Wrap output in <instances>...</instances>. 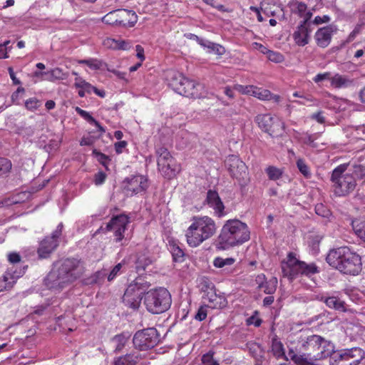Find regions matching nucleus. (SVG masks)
<instances>
[{
    "label": "nucleus",
    "instance_id": "nucleus-1",
    "mask_svg": "<svg viewBox=\"0 0 365 365\" xmlns=\"http://www.w3.org/2000/svg\"><path fill=\"white\" fill-rule=\"evenodd\" d=\"M85 272L83 261L75 257H67L53 263V267L46 276L45 285L49 289L61 290L79 279Z\"/></svg>",
    "mask_w": 365,
    "mask_h": 365
},
{
    "label": "nucleus",
    "instance_id": "nucleus-2",
    "mask_svg": "<svg viewBox=\"0 0 365 365\" xmlns=\"http://www.w3.org/2000/svg\"><path fill=\"white\" fill-rule=\"evenodd\" d=\"M250 239V231L245 222L238 219L227 220L217 239L216 248L223 251L240 246Z\"/></svg>",
    "mask_w": 365,
    "mask_h": 365
},
{
    "label": "nucleus",
    "instance_id": "nucleus-3",
    "mask_svg": "<svg viewBox=\"0 0 365 365\" xmlns=\"http://www.w3.org/2000/svg\"><path fill=\"white\" fill-rule=\"evenodd\" d=\"M217 230V224L212 217L207 215L193 216L190 225L185 231L186 242L192 248L197 247L212 238Z\"/></svg>",
    "mask_w": 365,
    "mask_h": 365
},
{
    "label": "nucleus",
    "instance_id": "nucleus-4",
    "mask_svg": "<svg viewBox=\"0 0 365 365\" xmlns=\"http://www.w3.org/2000/svg\"><path fill=\"white\" fill-rule=\"evenodd\" d=\"M326 261L331 267L343 274L354 276L361 270V257L346 246L331 250Z\"/></svg>",
    "mask_w": 365,
    "mask_h": 365
},
{
    "label": "nucleus",
    "instance_id": "nucleus-5",
    "mask_svg": "<svg viewBox=\"0 0 365 365\" xmlns=\"http://www.w3.org/2000/svg\"><path fill=\"white\" fill-rule=\"evenodd\" d=\"M283 277L293 281L299 277L311 278L314 274L319 273V267L314 263H307L298 259L296 254L290 252L286 259L281 262Z\"/></svg>",
    "mask_w": 365,
    "mask_h": 365
},
{
    "label": "nucleus",
    "instance_id": "nucleus-6",
    "mask_svg": "<svg viewBox=\"0 0 365 365\" xmlns=\"http://www.w3.org/2000/svg\"><path fill=\"white\" fill-rule=\"evenodd\" d=\"M351 163L338 165L334 169L331 176L334 194L339 197L348 195L356 186L355 178L351 174L344 173Z\"/></svg>",
    "mask_w": 365,
    "mask_h": 365
},
{
    "label": "nucleus",
    "instance_id": "nucleus-7",
    "mask_svg": "<svg viewBox=\"0 0 365 365\" xmlns=\"http://www.w3.org/2000/svg\"><path fill=\"white\" fill-rule=\"evenodd\" d=\"M143 303L149 312L159 314L165 312L170 307L172 303L171 295L165 288L152 289L145 293Z\"/></svg>",
    "mask_w": 365,
    "mask_h": 365
},
{
    "label": "nucleus",
    "instance_id": "nucleus-8",
    "mask_svg": "<svg viewBox=\"0 0 365 365\" xmlns=\"http://www.w3.org/2000/svg\"><path fill=\"white\" fill-rule=\"evenodd\" d=\"M170 85L176 93L181 96L192 98L204 97L203 85L187 78L182 73L175 74L172 78Z\"/></svg>",
    "mask_w": 365,
    "mask_h": 365
},
{
    "label": "nucleus",
    "instance_id": "nucleus-9",
    "mask_svg": "<svg viewBox=\"0 0 365 365\" xmlns=\"http://www.w3.org/2000/svg\"><path fill=\"white\" fill-rule=\"evenodd\" d=\"M155 154L158 168L165 178H173L180 172V164L173 157L168 148L161 145L157 146Z\"/></svg>",
    "mask_w": 365,
    "mask_h": 365
},
{
    "label": "nucleus",
    "instance_id": "nucleus-10",
    "mask_svg": "<svg viewBox=\"0 0 365 365\" xmlns=\"http://www.w3.org/2000/svg\"><path fill=\"white\" fill-rule=\"evenodd\" d=\"M255 122L264 132L272 137L281 136L284 131V123L277 115L271 113L258 114L255 118Z\"/></svg>",
    "mask_w": 365,
    "mask_h": 365
},
{
    "label": "nucleus",
    "instance_id": "nucleus-11",
    "mask_svg": "<svg viewBox=\"0 0 365 365\" xmlns=\"http://www.w3.org/2000/svg\"><path fill=\"white\" fill-rule=\"evenodd\" d=\"M102 21L109 25L130 28L137 23L138 16L132 10L117 9L106 14L102 18Z\"/></svg>",
    "mask_w": 365,
    "mask_h": 365
},
{
    "label": "nucleus",
    "instance_id": "nucleus-12",
    "mask_svg": "<svg viewBox=\"0 0 365 365\" xmlns=\"http://www.w3.org/2000/svg\"><path fill=\"white\" fill-rule=\"evenodd\" d=\"M159 341V334L155 328H148L138 331L135 334L133 339L135 347L142 351L153 348Z\"/></svg>",
    "mask_w": 365,
    "mask_h": 365
},
{
    "label": "nucleus",
    "instance_id": "nucleus-13",
    "mask_svg": "<svg viewBox=\"0 0 365 365\" xmlns=\"http://www.w3.org/2000/svg\"><path fill=\"white\" fill-rule=\"evenodd\" d=\"M225 164L230 175L237 179L240 183L247 179V167L237 155H229L226 158Z\"/></svg>",
    "mask_w": 365,
    "mask_h": 365
},
{
    "label": "nucleus",
    "instance_id": "nucleus-14",
    "mask_svg": "<svg viewBox=\"0 0 365 365\" xmlns=\"http://www.w3.org/2000/svg\"><path fill=\"white\" fill-rule=\"evenodd\" d=\"M364 356V350L359 347L344 349L335 356L334 365H358Z\"/></svg>",
    "mask_w": 365,
    "mask_h": 365
},
{
    "label": "nucleus",
    "instance_id": "nucleus-15",
    "mask_svg": "<svg viewBox=\"0 0 365 365\" xmlns=\"http://www.w3.org/2000/svg\"><path fill=\"white\" fill-rule=\"evenodd\" d=\"M141 280L140 278H136L130 283L125 289L123 297V301L125 304L134 309L138 308L141 300Z\"/></svg>",
    "mask_w": 365,
    "mask_h": 365
},
{
    "label": "nucleus",
    "instance_id": "nucleus-16",
    "mask_svg": "<svg viewBox=\"0 0 365 365\" xmlns=\"http://www.w3.org/2000/svg\"><path fill=\"white\" fill-rule=\"evenodd\" d=\"M129 222V217L125 214L113 216L107 223L106 230L113 231L115 241L118 242L124 238V233Z\"/></svg>",
    "mask_w": 365,
    "mask_h": 365
},
{
    "label": "nucleus",
    "instance_id": "nucleus-17",
    "mask_svg": "<svg viewBox=\"0 0 365 365\" xmlns=\"http://www.w3.org/2000/svg\"><path fill=\"white\" fill-rule=\"evenodd\" d=\"M148 187V179L142 175H132L123 181V189L128 195L143 192Z\"/></svg>",
    "mask_w": 365,
    "mask_h": 365
},
{
    "label": "nucleus",
    "instance_id": "nucleus-18",
    "mask_svg": "<svg viewBox=\"0 0 365 365\" xmlns=\"http://www.w3.org/2000/svg\"><path fill=\"white\" fill-rule=\"evenodd\" d=\"M336 31V26L332 24L319 28L314 35L317 45L320 48H327L330 44L332 36Z\"/></svg>",
    "mask_w": 365,
    "mask_h": 365
},
{
    "label": "nucleus",
    "instance_id": "nucleus-19",
    "mask_svg": "<svg viewBox=\"0 0 365 365\" xmlns=\"http://www.w3.org/2000/svg\"><path fill=\"white\" fill-rule=\"evenodd\" d=\"M205 202L214 210L215 216L222 217L225 215V205L217 191L209 190L207 192Z\"/></svg>",
    "mask_w": 365,
    "mask_h": 365
},
{
    "label": "nucleus",
    "instance_id": "nucleus-20",
    "mask_svg": "<svg viewBox=\"0 0 365 365\" xmlns=\"http://www.w3.org/2000/svg\"><path fill=\"white\" fill-rule=\"evenodd\" d=\"M58 243L52 238L45 237L39 244L37 250V254L40 259H46L57 248Z\"/></svg>",
    "mask_w": 365,
    "mask_h": 365
},
{
    "label": "nucleus",
    "instance_id": "nucleus-21",
    "mask_svg": "<svg viewBox=\"0 0 365 365\" xmlns=\"http://www.w3.org/2000/svg\"><path fill=\"white\" fill-rule=\"evenodd\" d=\"M103 46L108 49L127 51L131 48L130 43L128 41L120 38H113L107 37L102 42Z\"/></svg>",
    "mask_w": 365,
    "mask_h": 365
},
{
    "label": "nucleus",
    "instance_id": "nucleus-22",
    "mask_svg": "<svg viewBox=\"0 0 365 365\" xmlns=\"http://www.w3.org/2000/svg\"><path fill=\"white\" fill-rule=\"evenodd\" d=\"M311 30L309 26L299 24L293 34V38L297 45L304 46L309 43V37Z\"/></svg>",
    "mask_w": 365,
    "mask_h": 365
},
{
    "label": "nucleus",
    "instance_id": "nucleus-23",
    "mask_svg": "<svg viewBox=\"0 0 365 365\" xmlns=\"http://www.w3.org/2000/svg\"><path fill=\"white\" fill-rule=\"evenodd\" d=\"M253 96L260 101H273L274 103H279L281 101L279 95L272 93L269 90L259 88L255 86Z\"/></svg>",
    "mask_w": 365,
    "mask_h": 365
},
{
    "label": "nucleus",
    "instance_id": "nucleus-24",
    "mask_svg": "<svg viewBox=\"0 0 365 365\" xmlns=\"http://www.w3.org/2000/svg\"><path fill=\"white\" fill-rule=\"evenodd\" d=\"M18 277L19 276L11 269H7L0 277V292L12 288Z\"/></svg>",
    "mask_w": 365,
    "mask_h": 365
},
{
    "label": "nucleus",
    "instance_id": "nucleus-25",
    "mask_svg": "<svg viewBox=\"0 0 365 365\" xmlns=\"http://www.w3.org/2000/svg\"><path fill=\"white\" fill-rule=\"evenodd\" d=\"M40 74L46 76V80L51 82L59 80H65L68 77V73L63 72V69L58 67L51 69L46 72L35 73L36 76H38Z\"/></svg>",
    "mask_w": 365,
    "mask_h": 365
},
{
    "label": "nucleus",
    "instance_id": "nucleus-26",
    "mask_svg": "<svg viewBox=\"0 0 365 365\" xmlns=\"http://www.w3.org/2000/svg\"><path fill=\"white\" fill-rule=\"evenodd\" d=\"M207 300L208 304L207 306L212 309H222L227 304L226 298L216 293H208Z\"/></svg>",
    "mask_w": 365,
    "mask_h": 365
},
{
    "label": "nucleus",
    "instance_id": "nucleus-27",
    "mask_svg": "<svg viewBox=\"0 0 365 365\" xmlns=\"http://www.w3.org/2000/svg\"><path fill=\"white\" fill-rule=\"evenodd\" d=\"M168 246L173 261L175 262H182L185 260V252L180 247L179 242L174 240H169Z\"/></svg>",
    "mask_w": 365,
    "mask_h": 365
},
{
    "label": "nucleus",
    "instance_id": "nucleus-28",
    "mask_svg": "<svg viewBox=\"0 0 365 365\" xmlns=\"http://www.w3.org/2000/svg\"><path fill=\"white\" fill-rule=\"evenodd\" d=\"M322 300L326 305L337 311L345 312H346V304L340 298L336 296L322 297Z\"/></svg>",
    "mask_w": 365,
    "mask_h": 365
},
{
    "label": "nucleus",
    "instance_id": "nucleus-29",
    "mask_svg": "<svg viewBox=\"0 0 365 365\" xmlns=\"http://www.w3.org/2000/svg\"><path fill=\"white\" fill-rule=\"evenodd\" d=\"M74 86L76 88H79L78 94L81 98L86 96V93H91L93 92L94 87L91 83L80 77L76 78Z\"/></svg>",
    "mask_w": 365,
    "mask_h": 365
},
{
    "label": "nucleus",
    "instance_id": "nucleus-30",
    "mask_svg": "<svg viewBox=\"0 0 365 365\" xmlns=\"http://www.w3.org/2000/svg\"><path fill=\"white\" fill-rule=\"evenodd\" d=\"M272 352L277 359L284 358L287 360L285 356L283 344L277 338H273L272 341Z\"/></svg>",
    "mask_w": 365,
    "mask_h": 365
},
{
    "label": "nucleus",
    "instance_id": "nucleus-31",
    "mask_svg": "<svg viewBox=\"0 0 365 365\" xmlns=\"http://www.w3.org/2000/svg\"><path fill=\"white\" fill-rule=\"evenodd\" d=\"M284 173V168H277L274 165H269L265 169V173L267 174L269 180L276 181L279 180Z\"/></svg>",
    "mask_w": 365,
    "mask_h": 365
},
{
    "label": "nucleus",
    "instance_id": "nucleus-32",
    "mask_svg": "<svg viewBox=\"0 0 365 365\" xmlns=\"http://www.w3.org/2000/svg\"><path fill=\"white\" fill-rule=\"evenodd\" d=\"M76 111L81 117L85 119L88 123L95 125L98 130L105 131L104 128L100 124V123L97 121L88 111L83 110L79 107L76 108Z\"/></svg>",
    "mask_w": 365,
    "mask_h": 365
},
{
    "label": "nucleus",
    "instance_id": "nucleus-33",
    "mask_svg": "<svg viewBox=\"0 0 365 365\" xmlns=\"http://www.w3.org/2000/svg\"><path fill=\"white\" fill-rule=\"evenodd\" d=\"M352 81L344 76L336 73L331 78V84L336 88L347 87Z\"/></svg>",
    "mask_w": 365,
    "mask_h": 365
},
{
    "label": "nucleus",
    "instance_id": "nucleus-34",
    "mask_svg": "<svg viewBox=\"0 0 365 365\" xmlns=\"http://www.w3.org/2000/svg\"><path fill=\"white\" fill-rule=\"evenodd\" d=\"M11 161L6 158L0 157V177H7L12 170Z\"/></svg>",
    "mask_w": 365,
    "mask_h": 365
},
{
    "label": "nucleus",
    "instance_id": "nucleus-35",
    "mask_svg": "<svg viewBox=\"0 0 365 365\" xmlns=\"http://www.w3.org/2000/svg\"><path fill=\"white\" fill-rule=\"evenodd\" d=\"M352 228L356 235L365 242V222L354 220Z\"/></svg>",
    "mask_w": 365,
    "mask_h": 365
},
{
    "label": "nucleus",
    "instance_id": "nucleus-36",
    "mask_svg": "<svg viewBox=\"0 0 365 365\" xmlns=\"http://www.w3.org/2000/svg\"><path fill=\"white\" fill-rule=\"evenodd\" d=\"M317 138V134H309L308 133H303L299 137V140L305 145H307L312 148H317V143L315 140Z\"/></svg>",
    "mask_w": 365,
    "mask_h": 365
},
{
    "label": "nucleus",
    "instance_id": "nucleus-37",
    "mask_svg": "<svg viewBox=\"0 0 365 365\" xmlns=\"http://www.w3.org/2000/svg\"><path fill=\"white\" fill-rule=\"evenodd\" d=\"M277 286V279L276 277H272L269 280H267L259 289L263 291L265 294H272L275 292Z\"/></svg>",
    "mask_w": 365,
    "mask_h": 365
},
{
    "label": "nucleus",
    "instance_id": "nucleus-38",
    "mask_svg": "<svg viewBox=\"0 0 365 365\" xmlns=\"http://www.w3.org/2000/svg\"><path fill=\"white\" fill-rule=\"evenodd\" d=\"M292 13L297 14L299 17L304 16L305 11L307 10V6L305 3L301 1H294L290 5Z\"/></svg>",
    "mask_w": 365,
    "mask_h": 365
},
{
    "label": "nucleus",
    "instance_id": "nucleus-39",
    "mask_svg": "<svg viewBox=\"0 0 365 365\" xmlns=\"http://www.w3.org/2000/svg\"><path fill=\"white\" fill-rule=\"evenodd\" d=\"M137 356L133 354H126L120 356L115 361V365H136Z\"/></svg>",
    "mask_w": 365,
    "mask_h": 365
},
{
    "label": "nucleus",
    "instance_id": "nucleus-40",
    "mask_svg": "<svg viewBox=\"0 0 365 365\" xmlns=\"http://www.w3.org/2000/svg\"><path fill=\"white\" fill-rule=\"evenodd\" d=\"M235 262L233 257L222 258L217 257L213 260V265L217 268H222L225 266H231Z\"/></svg>",
    "mask_w": 365,
    "mask_h": 365
},
{
    "label": "nucleus",
    "instance_id": "nucleus-41",
    "mask_svg": "<svg viewBox=\"0 0 365 365\" xmlns=\"http://www.w3.org/2000/svg\"><path fill=\"white\" fill-rule=\"evenodd\" d=\"M129 336L125 334H120L116 335L113 341L116 344L115 350L116 351H120L125 346V344L128 342Z\"/></svg>",
    "mask_w": 365,
    "mask_h": 365
},
{
    "label": "nucleus",
    "instance_id": "nucleus-42",
    "mask_svg": "<svg viewBox=\"0 0 365 365\" xmlns=\"http://www.w3.org/2000/svg\"><path fill=\"white\" fill-rule=\"evenodd\" d=\"M234 89L238 91L240 93L243 95H249L253 96L254 90L255 89V86L253 85H247L243 86L240 84H235L234 86Z\"/></svg>",
    "mask_w": 365,
    "mask_h": 365
},
{
    "label": "nucleus",
    "instance_id": "nucleus-43",
    "mask_svg": "<svg viewBox=\"0 0 365 365\" xmlns=\"http://www.w3.org/2000/svg\"><path fill=\"white\" fill-rule=\"evenodd\" d=\"M151 262L152 261L149 257L144 255L140 256L135 262L137 271L140 272L145 270L146 267L150 265Z\"/></svg>",
    "mask_w": 365,
    "mask_h": 365
},
{
    "label": "nucleus",
    "instance_id": "nucleus-44",
    "mask_svg": "<svg viewBox=\"0 0 365 365\" xmlns=\"http://www.w3.org/2000/svg\"><path fill=\"white\" fill-rule=\"evenodd\" d=\"M297 166L299 172L307 178H310L311 173L304 160L299 158L297 160Z\"/></svg>",
    "mask_w": 365,
    "mask_h": 365
},
{
    "label": "nucleus",
    "instance_id": "nucleus-45",
    "mask_svg": "<svg viewBox=\"0 0 365 365\" xmlns=\"http://www.w3.org/2000/svg\"><path fill=\"white\" fill-rule=\"evenodd\" d=\"M214 352L212 351H208L202 356V365H220L218 361L214 359Z\"/></svg>",
    "mask_w": 365,
    "mask_h": 365
},
{
    "label": "nucleus",
    "instance_id": "nucleus-46",
    "mask_svg": "<svg viewBox=\"0 0 365 365\" xmlns=\"http://www.w3.org/2000/svg\"><path fill=\"white\" fill-rule=\"evenodd\" d=\"M78 63L80 64H85L88 66L89 68L94 70L100 69L102 66V62L95 58L81 60L78 61Z\"/></svg>",
    "mask_w": 365,
    "mask_h": 365
},
{
    "label": "nucleus",
    "instance_id": "nucleus-47",
    "mask_svg": "<svg viewBox=\"0 0 365 365\" xmlns=\"http://www.w3.org/2000/svg\"><path fill=\"white\" fill-rule=\"evenodd\" d=\"M93 153L97 157L98 161L103 167H105V168L106 170H108V164L111 160L110 158L108 155H106L99 151H97L96 150H94Z\"/></svg>",
    "mask_w": 365,
    "mask_h": 365
},
{
    "label": "nucleus",
    "instance_id": "nucleus-48",
    "mask_svg": "<svg viewBox=\"0 0 365 365\" xmlns=\"http://www.w3.org/2000/svg\"><path fill=\"white\" fill-rule=\"evenodd\" d=\"M41 106V102L36 98H30L25 101V107L30 111H35Z\"/></svg>",
    "mask_w": 365,
    "mask_h": 365
},
{
    "label": "nucleus",
    "instance_id": "nucleus-49",
    "mask_svg": "<svg viewBox=\"0 0 365 365\" xmlns=\"http://www.w3.org/2000/svg\"><path fill=\"white\" fill-rule=\"evenodd\" d=\"M267 57L269 61L274 63H282L284 60V57L281 53L271 50H269Z\"/></svg>",
    "mask_w": 365,
    "mask_h": 365
},
{
    "label": "nucleus",
    "instance_id": "nucleus-50",
    "mask_svg": "<svg viewBox=\"0 0 365 365\" xmlns=\"http://www.w3.org/2000/svg\"><path fill=\"white\" fill-rule=\"evenodd\" d=\"M353 174L359 179L365 180V165H353Z\"/></svg>",
    "mask_w": 365,
    "mask_h": 365
},
{
    "label": "nucleus",
    "instance_id": "nucleus-51",
    "mask_svg": "<svg viewBox=\"0 0 365 365\" xmlns=\"http://www.w3.org/2000/svg\"><path fill=\"white\" fill-rule=\"evenodd\" d=\"M207 305L200 306L194 316V319L199 322L205 320L207 316Z\"/></svg>",
    "mask_w": 365,
    "mask_h": 365
},
{
    "label": "nucleus",
    "instance_id": "nucleus-52",
    "mask_svg": "<svg viewBox=\"0 0 365 365\" xmlns=\"http://www.w3.org/2000/svg\"><path fill=\"white\" fill-rule=\"evenodd\" d=\"M207 48L217 55H222L225 52V48L220 44L207 41Z\"/></svg>",
    "mask_w": 365,
    "mask_h": 365
},
{
    "label": "nucleus",
    "instance_id": "nucleus-53",
    "mask_svg": "<svg viewBox=\"0 0 365 365\" xmlns=\"http://www.w3.org/2000/svg\"><path fill=\"white\" fill-rule=\"evenodd\" d=\"M123 263L120 262L117 264L110 271L108 276V280L112 281L113 280L120 272V269H122Z\"/></svg>",
    "mask_w": 365,
    "mask_h": 365
},
{
    "label": "nucleus",
    "instance_id": "nucleus-54",
    "mask_svg": "<svg viewBox=\"0 0 365 365\" xmlns=\"http://www.w3.org/2000/svg\"><path fill=\"white\" fill-rule=\"evenodd\" d=\"M321 240L322 237H320L319 235L312 236L309 240V245L313 250H318Z\"/></svg>",
    "mask_w": 365,
    "mask_h": 365
},
{
    "label": "nucleus",
    "instance_id": "nucleus-55",
    "mask_svg": "<svg viewBox=\"0 0 365 365\" xmlns=\"http://www.w3.org/2000/svg\"><path fill=\"white\" fill-rule=\"evenodd\" d=\"M310 118L311 119L316 120L320 124H323L325 123V118L324 117L323 111L322 110L312 113Z\"/></svg>",
    "mask_w": 365,
    "mask_h": 365
},
{
    "label": "nucleus",
    "instance_id": "nucleus-56",
    "mask_svg": "<svg viewBox=\"0 0 365 365\" xmlns=\"http://www.w3.org/2000/svg\"><path fill=\"white\" fill-rule=\"evenodd\" d=\"M106 178V175L105 173L102 171L98 172L95 175L94 182L96 185H100L105 182Z\"/></svg>",
    "mask_w": 365,
    "mask_h": 365
},
{
    "label": "nucleus",
    "instance_id": "nucleus-57",
    "mask_svg": "<svg viewBox=\"0 0 365 365\" xmlns=\"http://www.w3.org/2000/svg\"><path fill=\"white\" fill-rule=\"evenodd\" d=\"M128 143L125 140H120L114 144L115 150L117 154H121L123 149L127 146Z\"/></svg>",
    "mask_w": 365,
    "mask_h": 365
},
{
    "label": "nucleus",
    "instance_id": "nucleus-58",
    "mask_svg": "<svg viewBox=\"0 0 365 365\" xmlns=\"http://www.w3.org/2000/svg\"><path fill=\"white\" fill-rule=\"evenodd\" d=\"M262 320L259 317L253 315L249 317L247 319V324L249 325L253 324L256 327H259L261 326Z\"/></svg>",
    "mask_w": 365,
    "mask_h": 365
},
{
    "label": "nucleus",
    "instance_id": "nucleus-59",
    "mask_svg": "<svg viewBox=\"0 0 365 365\" xmlns=\"http://www.w3.org/2000/svg\"><path fill=\"white\" fill-rule=\"evenodd\" d=\"M62 227H63L62 224L58 225L57 228H56V230L53 232L51 236H48V237H46V238H52V240H53L55 242H58V239L61 235Z\"/></svg>",
    "mask_w": 365,
    "mask_h": 365
},
{
    "label": "nucleus",
    "instance_id": "nucleus-60",
    "mask_svg": "<svg viewBox=\"0 0 365 365\" xmlns=\"http://www.w3.org/2000/svg\"><path fill=\"white\" fill-rule=\"evenodd\" d=\"M330 78V73L329 72H325L323 73H318L317 76H315L313 78V81L315 83H319L322 81L329 79Z\"/></svg>",
    "mask_w": 365,
    "mask_h": 365
},
{
    "label": "nucleus",
    "instance_id": "nucleus-61",
    "mask_svg": "<svg viewBox=\"0 0 365 365\" xmlns=\"http://www.w3.org/2000/svg\"><path fill=\"white\" fill-rule=\"evenodd\" d=\"M8 259L11 263L15 264L21 261V256L17 252H11L8 255Z\"/></svg>",
    "mask_w": 365,
    "mask_h": 365
},
{
    "label": "nucleus",
    "instance_id": "nucleus-62",
    "mask_svg": "<svg viewBox=\"0 0 365 365\" xmlns=\"http://www.w3.org/2000/svg\"><path fill=\"white\" fill-rule=\"evenodd\" d=\"M302 17L304 18V20L301 22V24L309 26V21L312 17V12L307 10Z\"/></svg>",
    "mask_w": 365,
    "mask_h": 365
},
{
    "label": "nucleus",
    "instance_id": "nucleus-63",
    "mask_svg": "<svg viewBox=\"0 0 365 365\" xmlns=\"http://www.w3.org/2000/svg\"><path fill=\"white\" fill-rule=\"evenodd\" d=\"M330 21V17L327 15H324L322 17L317 16L314 18V23L315 24H321L323 23H328Z\"/></svg>",
    "mask_w": 365,
    "mask_h": 365
},
{
    "label": "nucleus",
    "instance_id": "nucleus-64",
    "mask_svg": "<svg viewBox=\"0 0 365 365\" xmlns=\"http://www.w3.org/2000/svg\"><path fill=\"white\" fill-rule=\"evenodd\" d=\"M360 31H361V27L360 26H356L354 29L349 34L348 38H347V41L348 42H351L352 41L356 36V35H358L359 33H360Z\"/></svg>",
    "mask_w": 365,
    "mask_h": 365
}]
</instances>
